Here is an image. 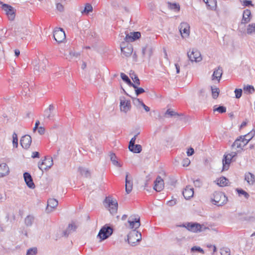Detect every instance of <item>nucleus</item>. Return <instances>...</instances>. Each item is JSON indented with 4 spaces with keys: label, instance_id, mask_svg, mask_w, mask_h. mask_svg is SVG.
Returning a JSON list of instances; mask_svg holds the SVG:
<instances>
[{
    "label": "nucleus",
    "instance_id": "ea45409f",
    "mask_svg": "<svg viewBox=\"0 0 255 255\" xmlns=\"http://www.w3.org/2000/svg\"><path fill=\"white\" fill-rule=\"evenodd\" d=\"M76 228V226L74 224L69 225L67 230L64 232V236H67L71 231H75Z\"/></svg>",
    "mask_w": 255,
    "mask_h": 255
},
{
    "label": "nucleus",
    "instance_id": "423d86ee",
    "mask_svg": "<svg viewBox=\"0 0 255 255\" xmlns=\"http://www.w3.org/2000/svg\"><path fill=\"white\" fill-rule=\"evenodd\" d=\"M121 50L122 56L123 57H130L133 52V48L132 45L129 43L127 44L125 42H123L121 44Z\"/></svg>",
    "mask_w": 255,
    "mask_h": 255
},
{
    "label": "nucleus",
    "instance_id": "0eeeda50",
    "mask_svg": "<svg viewBox=\"0 0 255 255\" xmlns=\"http://www.w3.org/2000/svg\"><path fill=\"white\" fill-rule=\"evenodd\" d=\"M188 57L191 62H200L202 58L200 52L196 49H192L187 53Z\"/></svg>",
    "mask_w": 255,
    "mask_h": 255
},
{
    "label": "nucleus",
    "instance_id": "4d7b16f0",
    "mask_svg": "<svg viewBox=\"0 0 255 255\" xmlns=\"http://www.w3.org/2000/svg\"><path fill=\"white\" fill-rule=\"evenodd\" d=\"M46 62H47L46 60H44V61L43 62V64L41 65V68L38 67V68H36V67H35V69L36 70L42 72V70H43L44 68L45 67Z\"/></svg>",
    "mask_w": 255,
    "mask_h": 255
},
{
    "label": "nucleus",
    "instance_id": "3c124183",
    "mask_svg": "<svg viewBox=\"0 0 255 255\" xmlns=\"http://www.w3.org/2000/svg\"><path fill=\"white\" fill-rule=\"evenodd\" d=\"M214 111H217L220 113H224L226 112V108L224 106H219V107L214 109Z\"/></svg>",
    "mask_w": 255,
    "mask_h": 255
},
{
    "label": "nucleus",
    "instance_id": "20e7f679",
    "mask_svg": "<svg viewBox=\"0 0 255 255\" xmlns=\"http://www.w3.org/2000/svg\"><path fill=\"white\" fill-rule=\"evenodd\" d=\"M106 203L108 205V210L112 214H115L118 210V204L116 200L108 197L105 199Z\"/></svg>",
    "mask_w": 255,
    "mask_h": 255
},
{
    "label": "nucleus",
    "instance_id": "a18cd8bd",
    "mask_svg": "<svg viewBox=\"0 0 255 255\" xmlns=\"http://www.w3.org/2000/svg\"><path fill=\"white\" fill-rule=\"evenodd\" d=\"M12 144L13 147L16 148L18 146V138L15 133L12 134Z\"/></svg>",
    "mask_w": 255,
    "mask_h": 255
},
{
    "label": "nucleus",
    "instance_id": "72a5a7b5",
    "mask_svg": "<svg viewBox=\"0 0 255 255\" xmlns=\"http://www.w3.org/2000/svg\"><path fill=\"white\" fill-rule=\"evenodd\" d=\"M79 171L82 175L86 177H89L90 175V171L86 168L79 167Z\"/></svg>",
    "mask_w": 255,
    "mask_h": 255
},
{
    "label": "nucleus",
    "instance_id": "4468645a",
    "mask_svg": "<svg viewBox=\"0 0 255 255\" xmlns=\"http://www.w3.org/2000/svg\"><path fill=\"white\" fill-rule=\"evenodd\" d=\"M141 34L139 32H130L126 35L124 40L127 42H132L139 38Z\"/></svg>",
    "mask_w": 255,
    "mask_h": 255
},
{
    "label": "nucleus",
    "instance_id": "9b49d317",
    "mask_svg": "<svg viewBox=\"0 0 255 255\" xmlns=\"http://www.w3.org/2000/svg\"><path fill=\"white\" fill-rule=\"evenodd\" d=\"M55 40L58 43L63 42L66 38L64 31L60 28H56L53 33Z\"/></svg>",
    "mask_w": 255,
    "mask_h": 255
},
{
    "label": "nucleus",
    "instance_id": "c9c22d12",
    "mask_svg": "<svg viewBox=\"0 0 255 255\" xmlns=\"http://www.w3.org/2000/svg\"><path fill=\"white\" fill-rule=\"evenodd\" d=\"M93 10V7L91 4L89 3H87L85 5L84 9L83 10L81 11L82 13H85L88 14L89 12H92Z\"/></svg>",
    "mask_w": 255,
    "mask_h": 255
},
{
    "label": "nucleus",
    "instance_id": "a19ab883",
    "mask_svg": "<svg viewBox=\"0 0 255 255\" xmlns=\"http://www.w3.org/2000/svg\"><path fill=\"white\" fill-rule=\"evenodd\" d=\"M132 87L135 89V94L136 96L144 92V90L142 88H138L136 84H132Z\"/></svg>",
    "mask_w": 255,
    "mask_h": 255
},
{
    "label": "nucleus",
    "instance_id": "4c0bfd02",
    "mask_svg": "<svg viewBox=\"0 0 255 255\" xmlns=\"http://www.w3.org/2000/svg\"><path fill=\"white\" fill-rule=\"evenodd\" d=\"M121 77L122 79V80L124 81L126 83H127L128 85L131 86L132 84H133V83L131 82L128 77L125 74L121 73Z\"/></svg>",
    "mask_w": 255,
    "mask_h": 255
},
{
    "label": "nucleus",
    "instance_id": "412c9836",
    "mask_svg": "<svg viewBox=\"0 0 255 255\" xmlns=\"http://www.w3.org/2000/svg\"><path fill=\"white\" fill-rule=\"evenodd\" d=\"M9 167L6 163L0 164V178L5 176L9 173Z\"/></svg>",
    "mask_w": 255,
    "mask_h": 255
},
{
    "label": "nucleus",
    "instance_id": "0e129e2a",
    "mask_svg": "<svg viewBox=\"0 0 255 255\" xmlns=\"http://www.w3.org/2000/svg\"><path fill=\"white\" fill-rule=\"evenodd\" d=\"M194 153V150L193 148H190L187 151V154L188 156H191Z\"/></svg>",
    "mask_w": 255,
    "mask_h": 255
},
{
    "label": "nucleus",
    "instance_id": "473e14b6",
    "mask_svg": "<svg viewBox=\"0 0 255 255\" xmlns=\"http://www.w3.org/2000/svg\"><path fill=\"white\" fill-rule=\"evenodd\" d=\"M168 6L170 9L173 10L175 12H178L180 10L179 5L176 3H168Z\"/></svg>",
    "mask_w": 255,
    "mask_h": 255
},
{
    "label": "nucleus",
    "instance_id": "1a4fd4ad",
    "mask_svg": "<svg viewBox=\"0 0 255 255\" xmlns=\"http://www.w3.org/2000/svg\"><path fill=\"white\" fill-rule=\"evenodd\" d=\"M179 31L182 38H188L190 35V25L186 22H182L179 26Z\"/></svg>",
    "mask_w": 255,
    "mask_h": 255
},
{
    "label": "nucleus",
    "instance_id": "f704fd0d",
    "mask_svg": "<svg viewBox=\"0 0 255 255\" xmlns=\"http://www.w3.org/2000/svg\"><path fill=\"white\" fill-rule=\"evenodd\" d=\"M247 33L248 34L255 33V24L252 23L248 25L247 28Z\"/></svg>",
    "mask_w": 255,
    "mask_h": 255
},
{
    "label": "nucleus",
    "instance_id": "e433bc0d",
    "mask_svg": "<svg viewBox=\"0 0 255 255\" xmlns=\"http://www.w3.org/2000/svg\"><path fill=\"white\" fill-rule=\"evenodd\" d=\"M211 91L213 98L214 99H216L218 97L220 92L219 88L215 86L211 87Z\"/></svg>",
    "mask_w": 255,
    "mask_h": 255
},
{
    "label": "nucleus",
    "instance_id": "dca6fc26",
    "mask_svg": "<svg viewBox=\"0 0 255 255\" xmlns=\"http://www.w3.org/2000/svg\"><path fill=\"white\" fill-rule=\"evenodd\" d=\"M23 178L26 184L29 188L31 189L34 188L35 185L33 182L31 176L29 173L25 172L23 174Z\"/></svg>",
    "mask_w": 255,
    "mask_h": 255
},
{
    "label": "nucleus",
    "instance_id": "5701e85b",
    "mask_svg": "<svg viewBox=\"0 0 255 255\" xmlns=\"http://www.w3.org/2000/svg\"><path fill=\"white\" fill-rule=\"evenodd\" d=\"M223 74L222 69L220 67L216 68L212 75V80H217L219 81Z\"/></svg>",
    "mask_w": 255,
    "mask_h": 255
},
{
    "label": "nucleus",
    "instance_id": "e2e57ef3",
    "mask_svg": "<svg viewBox=\"0 0 255 255\" xmlns=\"http://www.w3.org/2000/svg\"><path fill=\"white\" fill-rule=\"evenodd\" d=\"M221 254L222 255H230L229 250L228 249L222 250Z\"/></svg>",
    "mask_w": 255,
    "mask_h": 255
},
{
    "label": "nucleus",
    "instance_id": "cd10ccee",
    "mask_svg": "<svg viewBox=\"0 0 255 255\" xmlns=\"http://www.w3.org/2000/svg\"><path fill=\"white\" fill-rule=\"evenodd\" d=\"M231 159L229 158L226 157V156L224 155V158L223 159V170H227L231 163Z\"/></svg>",
    "mask_w": 255,
    "mask_h": 255
},
{
    "label": "nucleus",
    "instance_id": "864d4df0",
    "mask_svg": "<svg viewBox=\"0 0 255 255\" xmlns=\"http://www.w3.org/2000/svg\"><path fill=\"white\" fill-rule=\"evenodd\" d=\"M190 163V160L189 158H185L184 159H183V161H182V165L184 167H187L188 166Z\"/></svg>",
    "mask_w": 255,
    "mask_h": 255
},
{
    "label": "nucleus",
    "instance_id": "2f4dec72",
    "mask_svg": "<svg viewBox=\"0 0 255 255\" xmlns=\"http://www.w3.org/2000/svg\"><path fill=\"white\" fill-rule=\"evenodd\" d=\"M111 160L112 162V163L117 166V167H121L122 164L117 160V157L114 153H111L110 155Z\"/></svg>",
    "mask_w": 255,
    "mask_h": 255
},
{
    "label": "nucleus",
    "instance_id": "37998d69",
    "mask_svg": "<svg viewBox=\"0 0 255 255\" xmlns=\"http://www.w3.org/2000/svg\"><path fill=\"white\" fill-rule=\"evenodd\" d=\"M34 221V218L31 216H28L25 219V223L26 226H30Z\"/></svg>",
    "mask_w": 255,
    "mask_h": 255
},
{
    "label": "nucleus",
    "instance_id": "b1692460",
    "mask_svg": "<svg viewBox=\"0 0 255 255\" xmlns=\"http://www.w3.org/2000/svg\"><path fill=\"white\" fill-rule=\"evenodd\" d=\"M132 189V183L130 178L128 177V174H127L126 177V191L128 194L129 193Z\"/></svg>",
    "mask_w": 255,
    "mask_h": 255
},
{
    "label": "nucleus",
    "instance_id": "58836bf2",
    "mask_svg": "<svg viewBox=\"0 0 255 255\" xmlns=\"http://www.w3.org/2000/svg\"><path fill=\"white\" fill-rule=\"evenodd\" d=\"M80 54L75 51L69 52V55L67 56V58L70 60L74 59V58H78Z\"/></svg>",
    "mask_w": 255,
    "mask_h": 255
},
{
    "label": "nucleus",
    "instance_id": "09e8293b",
    "mask_svg": "<svg viewBox=\"0 0 255 255\" xmlns=\"http://www.w3.org/2000/svg\"><path fill=\"white\" fill-rule=\"evenodd\" d=\"M191 252H198L202 253V254H204V252L203 250L200 247H197V246L193 247L191 249Z\"/></svg>",
    "mask_w": 255,
    "mask_h": 255
},
{
    "label": "nucleus",
    "instance_id": "de8ad7c7",
    "mask_svg": "<svg viewBox=\"0 0 255 255\" xmlns=\"http://www.w3.org/2000/svg\"><path fill=\"white\" fill-rule=\"evenodd\" d=\"M37 252V250L36 248H30L27 250L26 255H35Z\"/></svg>",
    "mask_w": 255,
    "mask_h": 255
},
{
    "label": "nucleus",
    "instance_id": "6e6552de",
    "mask_svg": "<svg viewBox=\"0 0 255 255\" xmlns=\"http://www.w3.org/2000/svg\"><path fill=\"white\" fill-rule=\"evenodd\" d=\"M128 223L129 224V228L130 229L135 230L140 225L139 217L137 215L130 216L128 220Z\"/></svg>",
    "mask_w": 255,
    "mask_h": 255
},
{
    "label": "nucleus",
    "instance_id": "603ef678",
    "mask_svg": "<svg viewBox=\"0 0 255 255\" xmlns=\"http://www.w3.org/2000/svg\"><path fill=\"white\" fill-rule=\"evenodd\" d=\"M131 78L132 79V80L133 81V82H134V84H136L137 85V86L139 85V84H140V81H139L138 78L137 77V76H136V75H134L133 76H132L131 77Z\"/></svg>",
    "mask_w": 255,
    "mask_h": 255
},
{
    "label": "nucleus",
    "instance_id": "4be33fe9",
    "mask_svg": "<svg viewBox=\"0 0 255 255\" xmlns=\"http://www.w3.org/2000/svg\"><path fill=\"white\" fill-rule=\"evenodd\" d=\"M251 12L250 10L246 9L244 11L243 14V18L241 23L245 24L249 22L251 20Z\"/></svg>",
    "mask_w": 255,
    "mask_h": 255
},
{
    "label": "nucleus",
    "instance_id": "9d476101",
    "mask_svg": "<svg viewBox=\"0 0 255 255\" xmlns=\"http://www.w3.org/2000/svg\"><path fill=\"white\" fill-rule=\"evenodd\" d=\"M120 110L122 112L127 113L130 111L131 108L130 102L126 99L125 97L120 98Z\"/></svg>",
    "mask_w": 255,
    "mask_h": 255
},
{
    "label": "nucleus",
    "instance_id": "680f3d73",
    "mask_svg": "<svg viewBox=\"0 0 255 255\" xmlns=\"http://www.w3.org/2000/svg\"><path fill=\"white\" fill-rule=\"evenodd\" d=\"M165 114H166V115H168L170 116V117H172V116H175L176 115V113H175L174 111H171L169 109L167 110Z\"/></svg>",
    "mask_w": 255,
    "mask_h": 255
},
{
    "label": "nucleus",
    "instance_id": "79ce46f5",
    "mask_svg": "<svg viewBox=\"0 0 255 255\" xmlns=\"http://www.w3.org/2000/svg\"><path fill=\"white\" fill-rule=\"evenodd\" d=\"M244 90L247 94H251L255 91V89L252 86L247 85L244 87Z\"/></svg>",
    "mask_w": 255,
    "mask_h": 255
},
{
    "label": "nucleus",
    "instance_id": "aec40b11",
    "mask_svg": "<svg viewBox=\"0 0 255 255\" xmlns=\"http://www.w3.org/2000/svg\"><path fill=\"white\" fill-rule=\"evenodd\" d=\"M182 194L186 199H190L194 195L193 188L190 186H187L183 191Z\"/></svg>",
    "mask_w": 255,
    "mask_h": 255
},
{
    "label": "nucleus",
    "instance_id": "69168bd1",
    "mask_svg": "<svg viewBox=\"0 0 255 255\" xmlns=\"http://www.w3.org/2000/svg\"><path fill=\"white\" fill-rule=\"evenodd\" d=\"M38 132L40 134H43L45 132V129L42 127H40L38 128Z\"/></svg>",
    "mask_w": 255,
    "mask_h": 255
},
{
    "label": "nucleus",
    "instance_id": "7ed1b4c3",
    "mask_svg": "<svg viewBox=\"0 0 255 255\" xmlns=\"http://www.w3.org/2000/svg\"><path fill=\"white\" fill-rule=\"evenodd\" d=\"M187 230L193 233L205 230L207 228L197 223H187L183 225Z\"/></svg>",
    "mask_w": 255,
    "mask_h": 255
},
{
    "label": "nucleus",
    "instance_id": "c85d7f7f",
    "mask_svg": "<svg viewBox=\"0 0 255 255\" xmlns=\"http://www.w3.org/2000/svg\"><path fill=\"white\" fill-rule=\"evenodd\" d=\"M128 149L133 153H138L141 152L142 147L140 144H133L132 146H128Z\"/></svg>",
    "mask_w": 255,
    "mask_h": 255
},
{
    "label": "nucleus",
    "instance_id": "f3484780",
    "mask_svg": "<svg viewBox=\"0 0 255 255\" xmlns=\"http://www.w3.org/2000/svg\"><path fill=\"white\" fill-rule=\"evenodd\" d=\"M164 188V182L163 179L160 176L156 178V180L154 181V189L157 192H160Z\"/></svg>",
    "mask_w": 255,
    "mask_h": 255
},
{
    "label": "nucleus",
    "instance_id": "f257e3e1",
    "mask_svg": "<svg viewBox=\"0 0 255 255\" xmlns=\"http://www.w3.org/2000/svg\"><path fill=\"white\" fill-rule=\"evenodd\" d=\"M213 204L217 206H222L227 201V197L222 192H215L211 198Z\"/></svg>",
    "mask_w": 255,
    "mask_h": 255
},
{
    "label": "nucleus",
    "instance_id": "f8f14e48",
    "mask_svg": "<svg viewBox=\"0 0 255 255\" xmlns=\"http://www.w3.org/2000/svg\"><path fill=\"white\" fill-rule=\"evenodd\" d=\"M53 164L51 158H45L41 163H38V168L41 170H47L49 169Z\"/></svg>",
    "mask_w": 255,
    "mask_h": 255
},
{
    "label": "nucleus",
    "instance_id": "338daca9",
    "mask_svg": "<svg viewBox=\"0 0 255 255\" xmlns=\"http://www.w3.org/2000/svg\"><path fill=\"white\" fill-rule=\"evenodd\" d=\"M141 107L143 108L146 112H149L150 111V108L146 106L144 103L142 105Z\"/></svg>",
    "mask_w": 255,
    "mask_h": 255
},
{
    "label": "nucleus",
    "instance_id": "6ab92c4d",
    "mask_svg": "<svg viewBox=\"0 0 255 255\" xmlns=\"http://www.w3.org/2000/svg\"><path fill=\"white\" fill-rule=\"evenodd\" d=\"M244 138L243 136H241L235 141L233 146L236 147L237 148L243 149V148L247 145V141L246 140H244Z\"/></svg>",
    "mask_w": 255,
    "mask_h": 255
},
{
    "label": "nucleus",
    "instance_id": "a878e982",
    "mask_svg": "<svg viewBox=\"0 0 255 255\" xmlns=\"http://www.w3.org/2000/svg\"><path fill=\"white\" fill-rule=\"evenodd\" d=\"M228 180L225 177H221L216 180L217 185L221 187L227 186L228 184Z\"/></svg>",
    "mask_w": 255,
    "mask_h": 255
},
{
    "label": "nucleus",
    "instance_id": "ddd939ff",
    "mask_svg": "<svg viewBox=\"0 0 255 255\" xmlns=\"http://www.w3.org/2000/svg\"><path fill=\"white\" fill-rule=\"evenodd\" d=\"M2 8L5 11L9 19L11 20H13L15 17L14 8L11 6L6 4H3Z\"/></svg>",
    "mask_w": 255,
    "mask_h": 255
},
{
    "label": "nucleus",
    "instance_id": "c756f323",
    "mask_svg": "<svg viewBox=\"0 0 255 255\" xmlns=\"http://www.w3.org/2000/svg\"><path fill=\"white\" fill-rule=\"evenodd\" d=\"M255 134V131L254 130H252L248 134L243 136L244 138V140H246L247 141V144L249 142V141L254 136Z\"/></svg>",
    "mask_w": 255,
    "mask_h": 255
},
{
    "label": "nucleus",
    "instance_id": "bb28decb",
    "mask_svg": "<svg viewBox=\"0 0 255 255\" xmlns=\"http://www.w3.org/2000/svg\"><path fill=\"white\" fill-rule=\"evenodd\" d=\"M245 180L249 184L253 185L255 181V177L253 174L248 172L245 174Z\"/></svg>",
    "mask_w": 255,
    "mask_h": 255
},
{
    "label": "nucleus",
    "instance_id": "c03bdc74",
    "mask_svg": "<svg viewBox=\"0 0 255 255\" xmlns=\"http://www.w3.org/2000/svg\"><path fill=\"white\" fill-rule=\"evenodd\" d=\"M132 102L134 105L138 108H140L143 103L139 99L136 98H132Z\"/></svg>",
    "mask_w": 255,
    "mask_h": 255
},
{
    "label": "nucleus",
    "instance_id": "052dcab7",
    "mask_svg": "<svg viewBox=\"0 0 255 255\" xmlns=\"http://www.w3.org/2000/svg\"><path fill=\"white\" fill-rule=\"evenodd\" d=\"M136 138V135H134L132 138H131V139H130V140L129 141L128 146H132V145H133V144H135Z\"/></svg>",
    "mask_w": 255,
    "mask_h": 255
},
{
    "label": "nucleus",
    "instance_id": "393cba45",
    "mask_svg": "<svg viewBox=\"0 0 255 255\" xmlns=\"http://www.w3.org/2000/svg\"><path fill=\"white\" fill-rule=\"evenodd\" d=\"M153 48L152 46L150 45H146L144 48H143L142 53L143 55L146 56L149 58L151 56Z\"/></svg>",
    "mask_w": 255,
    "mask_h": 255
},
{
    "label": "nucleus",
    "instance_id": "bf43d9fd",
    "mask_svg": "<svg viewBox=\"0 0 255 255\" xmlns=\"http://www.w3.org/2000/svg\"><path fill=\"white\" fill-rule=\"evenodd\" d=\"M176 204V199H172L170 201H168L167 203V204L169 206H173Z\"/></svg>",
    "mask_w": 255,
    "mask_h": 255
},
{
    "label": "nucleus",
    "instance_id": "6e6d98bb",
    "mask_svg": "<svg viewBox=\"0 0 255 255\" xmlns=\"http://www.w3.org/2000/svg\"><path fill=\"white\" fill-rule=\"evenodd\" d=\"M241 1L243 3V5L245 6H248L250 5H252V1L247 0H241Z\"/></svg>",
    "mask_w": 255,
    "mask_h": 255
},
{
    "label": "nucleus",
    "instance_id": "7c9ffc66",
    "mask_svg": "<svg viewBox=\"0 0 255 255\" xmlns=\"http://www.w3.org/2000/svg\"><path fill=\"white\" fill-rule=\"evenodd\" d=\"M54 109V107L52 105H50L48 107V109L46 110L45 112V117L48 119H51L53 117L52 115V111Z\"/></svg>",
    "mask_w": 255,
    "mask_h": 255
},
{
    "label": "nucleus",
    "instance_id": "13d9d810",
    "mask_svg": "<svg viewBox=\"0 0 255 255\" xmlns=\"http://www.w3.org/2000/svg\"><path fill=\"white\" fill-rule=\"evenodd\" d=\"M236 155L237 153L236 152H232L230 153L225 155V156H226V157L229 158L232 160L233 158L236 156Z\"/></svg>",
    "mask_w": 255,
    "mask_h": 255
},
{
    "label": "nucleus",
    "instance_id": "39448f33",
    "mask_svg": "<svg viewBox=\"0 0 255 255\" xmlns=\"http://www.w3.org/2000/svg\"><path fill=\"white\" fill-rule=\"evenodd\" d=\"M113 232V229L111 227L105 225L100 230L98 237L102 240H104L109 238L112 234Z\"/></svg>",
    "mask_w": 255,
    "mask_h": 255
},
{
    "label": "nucleus",
    "instance_id": "774afa93",
    "mask_svg": "<svg viewBox=\"0 0 255 255\" xmlns=\"http://www.w3.org/2000/svg\"><path fill=\"white\" fill-rule=\"evenodd\" d=\"M32 157H39V153L38 152H33L32 153Z\"/></svg>",
    "mask_w": 255,
    "mask_h": 255
},
{
    "label": "nucleus",
    "instance_id": "49530a36",
    "mask_svg": "<svg viewBox=\"0 0 255 255\" xmlns=\"http://www.w3.org/2000/svg\"><path fill=\"white\" fill-rule=\"evenodd\" d=\"M237 191L239 196L243 195L246 199H248L249 197V194L242 189H237Z\"/></svg>",
    "mask_w": 255,
    "mask_h": 255
},
{
    "label": "nucleus",
    "instance_id": "a211bd4d",
    "mask_svg": "<svg viewBox=\"0 0 255 255\" xmlns=\"http://www.w3.org/2000/svg\"><path fill=\"white\" fill-rule=\"evenodd\" d=\"M58 204V201L55 199H49L47 201V206L46 210L48 212H51L53 211Z\"/></svg>",
    "mask_w": 255,
    "mask_h": 255
},
{
    "label": "nucleus",
    "instance_id": "5fc2aeb1",
    "mask_svg": "<svg viewBox=\"0 0 255 255\" xmlns=\"http://www.w3.org/2000/svg\"><path fill=\"white\" fill-rule=\"evenodd\" d=\"M6 199V195L5 193H0V204L4 202Z\"/></svg>",
    "mask_w": 255,
    "mask_h": 255
},
{
    "label": "nucleus",
    "instance_id": "f03ea898",
    "mask_svg": "<svg viewBox=\"0 0 255 255\" xmlns=\"http://www.w3.org/2000/svg\"><path fill=\"white\" fill-rule=\"evenodd\" d=\"M141 240V234L136 230L130 232L128 236V243L131 246H135Z\"/></svg>",
    "mask_w": 255,
    "mask_h": 255
},
{
    "label": "nucleus",
    "instance_id": "8fccbe9b",
    "mask_svg": "<svg viewBox=\"0 0 255 255\" xmlns=\"http://www.w3.org/2000/svg\"><path fill=\"white\" fill-rule=\"evenodd\" d=\"M234 92L236 98L237 99H239L242 95L243 91L242 89H236Z\"/></svg>",
    "mask_w": 255,
    "mask_h": 255
},
{
    "label": "nucleus",
    "instance_id": "2eb2a0df",
    "mask_svg": "<svg viewBox=\"0 0 255 255\" xmlns=\"http://www.w3.org/2000/svg\"><path fill=\"white\" fill-rule=\"evenodd\" d=\"M20 142L23 148H28L31 143V138L29 135H25L22 137Z\"/></svg>",
    "mask_w": 255,
    "mask_h": 255
}]
</instances>
